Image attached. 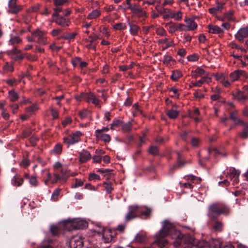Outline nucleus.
I'll use <instances>...</instances> for the list:
<instances>
[{
	"mask_svg": "<svg viewBox=\"0 0 248 248\" xmlns=\"http://www.w3.org/2000/svg\"><path fill=\"white\" fill-rule=\"evenodd\" d=\"M170 235L172 238L175 239L173 245L175 247L179 246L183 242L185 236L182 234L179 231L175 230L174 225L168 220L163 222L162 228L155 235V239L167 240L166 237Z\"/></svg>",
	"mask_w": 248,
	"mask_h": 248,
	"instance_id": "1",
	"label": "nucleus"
},
{
	"mask_svg": "<svg viewBox=\"0 0 248 248\" xmlns=\"http://www.w3.org/2000/svg\"><path fill=\"white\" fill-rule=\"evenodd\" d=\"M230 212V208L227 205L221 202H217L208 206L207 216L211 221H214L217 219V216L223 215L227 216Z\"/></svg>",
	"mask_w": 248,
	"mask_h": 248,
	"instance_id": "2",
	"label": "nucleus"
},
{
	"mask_svg": "<svg viewBox=\"0 0 248 248\" xmlns=\"http://www.w3.org/2000/svg\"><path fill=\"white\" fill-rule=\"evenodd\" d=\"M88 223L83 220H75L74 221H67L64 223V229L68 231L74 230L83 229L87 227Z\"/></svg>",
	"mask_w": 248,
	"mask_h": 248,
	"instance_id": "3",
	"label": "nucleus"
},
{
	"mask_svg": "<svg viewBox=\"0 0 248 248\" xmlns=\"http://www.w3.org/2000/svg\"><path fill=\"white\" fill-rule=\"evenodd\" d=\"M128 211L124 217V221L125 223L135 218L140 217V214L141 213L140 206L136 205H130L128 206Z\"/></svg>",
	"mask_w": 248,
	"mask_h": 248,
	"instance_id": "4",
	"label": "nucleus"
},
{
	"mask_svg": "<svg viewBox=\"0 0 248 248\" xmlns=\"http://www.w3.org/2000/svg\"><path fill=\"white\" fill-rule=\"evenodd\" d=\"M46 32L37 29L31 32V34L35 38H37L36 42L41 45H46L48 44L47 37L46 36Z\"/></svg>",
	"mask_w": 248,
	"mask_h": 248,
	"instance_id": "5",
	"label": "nucleus"
},
{
	"mask_svg": "<svg viewBox=\"0 0 248 248\" xmlns=\"http://www.w3.org/2000/svg\"><path fill=\"white\" fill-rule=\"evenodd\" d=\"M82 133L79 131H77L72 134L67 135L63 138V143L68 145H73L78 142Z\"/></svg>",
	"mask_w": 248,
	"mask_h": 248,
	"instance_id": "6",
	"label": "nucleus"
},
{
	"mask_svg": "<svg viewBox=\"0 0 248 248\" xmlns=\"http://www.w3.org/2000/svg\"><path fill=\"white\" fill-rule=\"evenodd\" d=\"M8 13L12 14H17L23 8L22 5L17 4V0H10L8 3Z\"/></svg>",
	"mask_w": 248,
	"mask_h": 248,
	"instance_id": "7",
	"label": "nucleus"
},
{
	"mask_svg": "<svg viewBox=\"0 0 248 248\" xmlns=\"http://www.w3.org/2000/svg\"><path fill=\"white\" fill-rule=\"evenodd\" d=\"M70 248H82L83 246L82 238L79 235L73 236L69 242Z\"/></svg>",
	"mask_w": 248,
	"mask_h": 248,
	"instance_id": "8",
	"label": "nucleus"
},
{
	"mask_svg": "<svg viewBox=\"0 0 248 248\" xmlns=\"http://www.w3.org/2000/svg\"><path fill=\"white\" fill-rule=\"evenodd\" d=\"M127 9L130 10L131 12L139 18L147 17L146 13L139 4H133L131 7H127Z\"/></svg>",
	"mask_w": 248,
	"mask_h": 248,
	"instance_id": "9",
	"label": "nucleus"
},
{
	"mask_svg": "<svg viewBox=\"0 0 248 248\" xmlns=\"http://www.w3.org/2000/svg\"><path fill=\"white\" fill-rule=\"evenodd\" d=\"M230 80L232 82L238 80L241 77L245 78H248V75L246 71L242 70H236L231 73L229 75Z\"/></svg>",
	"mask_w": 248,
	"mask_h": 248,
	"instance_id": "10",
	"label": "nucleus"
},
{
	"mask_svg": "<svg viewBox=\"0 0 248 248\" xmlns=\"http://www.w3.org/2000/svg\"><path fill=\"white\" fill-rule=\"evenodd\" d=\"M117 235L116 230H108L104 231L103 234V238L105 243H110L115 241V237Z\"/></svg>",
	"mask_w": 248,
	"mask_h": 248,
	"instance_id": "11",
	"label": "nucleus"
},
{
	"mask_svg": "<svg viewBox=\"0 0 248 248\" xmlns=\"http://www.w3.org/2000/svg\"><path fill=\"white\" fill-rule=\"evenodd\" d=\"M240 174V170H236L235 168L230 169L229 173H228V175L229 176L231 180L232 181L233 185L235 186L238 184Z\"/></svg>",
	"mask_w": 248,
	"mask_h": 248,
	"instance_id": "12",
	"label": "nucleus"
},
{
	"mask_svg": "<svg viewBox=\"0 0 248 248\" xmlns=\"http://www.w3.org/2000/svg\"><path fill=\"white\" fill-rule=\"evenodd\" d=\"M235 37L239 42H243L245 38H248V27L239 29L235 35Z\"/></svg>",
	"mask_w": 248,
	"mask_h": 248,
	"instance_id": "13",
	"label": "nucleus"
},
{
	"mask_svg": "<svg viewBox=\"0 0 248 248\" xmlns=\"http://www.w3.org/2000/svg\"><path fill=\"white\" fill-rule=\"evenodd\" d=\"M187 239L188 241V243L193 245L195 248H204L208 245V242L205 241L195 242L194 239L190 236H185L184 240Z\"/></svg>",
	"mask_w": 248,
	"mask_h": 248,
	"instance_id": "14",
	"label": "nucleus"
},
{
	"mask_svg": "<svg viewBox=\"0 0 248 248\" xmlns=\"http://www.w3.org/2000/svg\"><path fill=\"white\" fill-rule=\"evenodd\" d=\"M211 81V78L203 76L202 78L197 81H192L189 83V87H201L202 85L204 83H208Z\"/></svg>",
	"mask_w": 248,
	"mask_h": 248,
	"instance_id": "15",
	"label": "nucleus"
},
{
	"mask_svg": "<svg viewBox=\"0 0 248 248\" xmlns=\"http://www.w3.org/2000/svg\"><path fill=\"white\" fill-rule=\"evenodd\" d=\"M177 107L178 105H173L171 108L166 110V114L169 118L171 119H175L178 116L180 112L179 110L174 108H177Z\"/></svg>",
	"mask_w": 248,
	"mask_h": 248,
	"instance_id": "16",
	"label": "nucleus"
},
{
	"mask_svg": "<svg viewBox=\"0 0 248 248\" xmlns=\"http://www.w3.org/2000/svg\"><path fill=\"white\" fill-rule=\"evenodd\" d=\"M53 20L57 24L62 27L69 26L70 23L69 19L62 16L54 18Z\"/></svg>",
	"mask_w": 248,
	"mask_h": 248,
	"instance_id": "17",
	"label": "nucleus"
},
{
	"mask_svg": "<svg viewBox=\"0 0 248 248\" xmlns=\"http://www.w3.org/2000/svg\"><path fill=\"white\" fill-rule=\"evenodd\" d=\"M91 158L92 155L86 150H82L79 153V161L82 163L87 162L90 160Z\"/></svg>",
	"mask_w": 248,
	"mask_h": 248,
	"instance_id": "18",
	"label": "nucleus"
},
{
	"mask_svg": "<svg viewBox=\"0 0 248 248\" xmlns=\"http://www.w3.org/2000/svg\"><path fill=\"white\" fill-rule=\"evenodd\" d=\"M177 155V163L176 164H174L170 168V170H172L177 168H181L183 167L186 162L183 160L182 156L181 154L179 152H175Z\"/></svg>",
	"mask_w": 248,
	"mask_h": 248,
	"instance_id": "19",
	"label": "nucleus"
},
{
	"mask_svg": "<svg viewBox=\"0 0 248 248\" xmlns=\"http://www.w3.org/2000/svg\"><path fill=\"white\" fill-rule=\"evenodd\" d=\"M169 242L167 240H159L157 239L153 242L152 245L155 248H168Z\"/></svg>",
	"mask_w": 248,
	"mask_h": 248,
	"instance_id": "20",
	"label": "nucleus"
},
{
	"mask_svg": "<svg viewBox=\"0 0 248 248\" xmlns=\"http://www.w3.org/2000/svg\"><path fill=\"white\" fill-rule=\"evenodd\" d=\"M208 73L201 67H197L195 70L191 72V76L193 78H197L198 77L207 75Z\"/></svg>",
	"mask_w": 248,
	"mask_h": 248,
	"instance_id": "21",
	"label": "nucleus"
},
{
	"mask_svg": "<svg viewBox=\"0 0 248 248\" xmlns=\"http://www.w3.org/2000/svg\"><path fill=\"white\" fill-rule=\"evenodd\" d=\"M186 23V28L188 31H193L197 29V24L194 22V19L190 18H186L185 19Z\"/></svg>",
	"mask_w": 248,
	"mask_h": 248,
	"instance_id": "22",
	"label": "nucleus"
},
{
	"mask_svg": "<svg viewBox=\"0 0 248 248\" xmlns=\"http://www.w3.org/2000/svg\"><path fill=\"white\" fill-rule=\"evenodd\" d=\"M208 32L213 34H219L223 33L224 31L217 25L210 24L208 26Z\"/></svg>",
	"mask_w": 248,
	"mask_h": 248,
	"instance_id": "23",
	"label": "nucleus"
},
{
	"mask_svg": "<svg viewBox=\"0 0 248 248\" xmlns=\"http://www.w3.org/2000/svg\"><path fill=\"white\" fill-rule=\"evenodd\" d=\"M86 101L87 102H91L95 105H98L99 104V99L91 92L87 93Z\"/></svg>",
	"mask_w": 248,
	"mask_h": 248,
	"instance_id": "24",
	"label": "nucleus"
},
{
	"mask_svg": "<svg viewBox=\"0 0 248 248\" xmlns=\"http://www.w3.org/2000/svg\"><path fill=\"white\" fill-rule=\"evenodd\" d=\"M221 242L218 239H212L208 242V246L210 248H221Z\"/></svg>",
	"mask_w": 248,
	"mask_h": 248,
	"instance_id": "25",
	"label": "nucleus"
},
{
	"mask_svg": "<svg viewBox=\"0 0 248 248\" xmlns=\"http://www.w3.org/2000/svg\"><path fill=\"white\" fill-rule=\"evenodd\" d=\"M128 24L130 27L129 31L131 34L133 36L138 35V31L140 29V27L130 22H129Z\"/></svg>",
	"mask_w": 248,
	"mask_h": 248,
	"instance_id": "26",
	"label": "nucleus"
},
{
	"mask_svg": "<svg viewBox=\"0 0 248 248\" xmlns=\"http://www.w3.org/2000/svg\"><path fill=\"white\" fill-rule=\"evenodd\" d=\"M23 182V179L17 175L14 176L12 179V184L16 186H20L22 185Z\"/></svg>",
	"mask_w": 248,
	"mask_h": 248,
	"instance_id": "27",
	"label": "nucleus"
},
{
	"mask_svg": "<svg viewBox=\"0 0 248 248\" xmlns=\"http://www.w3.org/2000/svg\"><path fill=\"white\" fill-rule=\"evenodd\" d=\"M89 38L90 39V43L89 45L88 46L95 50L96 48V46L95 45H93V43L94 41H96V40L98 39H101V37L99 35L93 33L89 36Z\"/></svg>",
	"mask_w": 248,
	"mask_h": 248,
	"instance_id": "28",
	"label": "nucleus"
},
{
	"mask_svg": "<svg viewBox=\"0 0 248 248\" xmlns=\"http://www.w3.org/2000/svg\"><path fill=\"white\" fill-rule=\"evenodd\" d=\"M101 15V11L98 9H95L92 11L87 16L89 20L94 19L99 17Z\"/></svg>",
	"mask_w": 248,
	"mask_h": 248,
	"instance_id": "29",
	"label": "nucleus"
},
{
	"mask_svg": "<svg viewBox=\"0 0 248 248\" xmlns=\"http://www.w3.org/2000/svg\"><path fill=\"white\" fill-rule=\"evenodd\" d=\"M223 5L224 4L223 3H218L217 6L210 8L209 9V13L212 14H214L221 11L223 9Z\"/></svg>",
	"mask_w": 248,
	"mask_h": 248,
	"instance_id": "30",
	"label": "nucleus"
},
{
	"mask_svg": "<svg viewBox=\"0 0 248 248\" xmlns=\"http://www.w3.org/2000/svg\"><path fill=\"white\" fill-rule=\"evenodd\" d=\"M182 76V73L180 70H173L172 71V74L170 76V78L173 81H177L178 79L181 78Z\"/></svg>",
	"mask_w": 248,
	"mask_h": 248,
	"instance_id": "31",
	"label": "nucleus"
},
{
	"mask_svg": "<svg viewBox=\"0 0 248 248\" xmlns=\"http://www.w3.org/2000/svg\"><path fill=\"white\" fill-rule=\"evenodd\" d=\"M215 221L213 225V229L215 231H217L218 232H221L223 230V223L220 221L217 220L216 219L215 220Z\"/></svg>",
	"mask_w": 248,
	"mask_h": 248,
	"instance_id": "32",
	"label": "nucleus"
},
{
	"mask_svg": "<svg viewBox=\"0 0 248 248\" xmlns=\"http://www.w3.org/2000/svg\"><path fill=\"white\" fill-rule=\"evenodd\" d=\"M132 124L130 122L122 124V130L124 133H129L131 131Z\"/></svg>",
	"mask_w": 248,
	"mask_h": 248,
	"instance_id": "33",
	"label": "nucleus"
},
{
	"mask_svg": "<svg viewBox=\"0 0 248 248\" xmlns=\"http://www.w3.org/2000/svg\"><path fill=\"white\" fill-rule=\"evenodd\" d=\"M243 128L241 132L240 133V136L242 139H246L248 137V124L245 123L243 125Z\"/></svg>",
	"mask_w": 248,
	"mask_h": 248,
	"instance_id": "34",
	"label": "nucleus"
},
{
	"mask_svg": "<svg viewBox=\"0 0 248 248\" xmlns=\"http://www.w3.org/2000/svg\"><path fill=\"white\" fill-rule=\"evenodd\" d=\"M9 97L11 101L15 102L16 101L19 97L18 93L14 90L9 91Z\"/></svg>",
	"mask_w": 248,
	"mask_h": 248,
	"instance_id": "35",
	"label": "nucleus"
},
{
	"mask_svg": "<svg viewBox=\"0 0 248 248\" xmlns=\"http://www.w3.org/2000/svg\"><path fill=\"white\" fill-rule=\"evenodd\" d=\"M155 9L159 13V14L170 13L171 11L170 9L165 8H164V6H163L162 5L161 6L160 5H156Z\"/></svg>",
	"mask_w": 248,
	"mask_h": 248,
	"instance_id": "36",
	"label": "nucleus"
},
{
	"mask_svg": "<svg viewBox=\"0 0 248 248\" xmlns=\"http://www.w3.org/2000/svg\"><path fill=\"white\" fill-rule=\"evenodd\" d=\"M166 26H169V31L171 33H174L178 31L177 25L172 22L168 23L166 24Z\"/></svg>",
	"mask_w": 248,
	"mask_h": 248,
	"instance_id": "37",
	"label": "nucleus"
},
{
	"mask_svg": "<svg viewBox=\"0 0 248 248\" xmlns=\"http://www.w3.org/2000/svg\"><path fill=\"white\" fill-rule=\"evenodd\" d=\"M218 79L220 80L223 85L225 87H229L230 86V83L226 79L225 77L223 75H220Z\"/></svg>",
	"mask_w": 248,
	"mask_h": 248,
	"instance_id": "38",
	"label": "nucleus"
},
{
	"mask_svg": "<svg viewBox=\"0 0 248 248\" xmlns=\"http://www.w3.org/2000/svg\"><path fill=\"white\" fill-rule=\"evenodd\" d=\"M234 95L236 98L239 100H246L247 97L243 94V93L239 91H237Z\"/></svg>",
	"mask_w": 248,
	"mask_h": 248,
	"instance_id": "39",
	"label": "nucleus"
},
{
	"mask_svg": "<svg viewBox=\"0 0 248 248\" xmlns=\"http://www.w3.org/2000/svg\"><path fill=\"white\" fill-rule=\"evenodd\" d=\"M126 28L125 24L124 23H118L113 25V28L117 30H124Z\"/></svg>",
	"mask_w": 248,
	"mask_h": 248,
	"instance_id": "40",
	"label": "nucleus"
},
{
	"mask_svg": "<svg viewBox=\"0 0 248 248\" xmlns=\"http://www.w3.org/2000/svg\"><path fill=\"white\" fill-rule=\"evenodd\" d=\"M169 139V137L168 136H165L164 137L157 136L155 139V141L158 143H162L168 141Z\"/></svg>",
	"mask_w": 248,
	"mask_h": 248,
	"instance_id": "41",
	"label": "nucleus"
},
{
	"mask_svg": "<svg viewBox=\"0 0 248 248\" xmlns=\"http://www.w3.org/2000/svg\"><path fill=\"white\" fill-rule=\"evenodd\" d=\"M140 211L141 213L140 214V217H142L143 216L148 217L150 216L151 212V210L149 208H147L145 210H144L143 208L141 206Z\"/></svg>",
	"mask_w": 248,
	"mask_h": 248,
	"instance_id": "42",
	"label": "nucleus"
},
{
	"mask_svg": "<svg viewBox=\"0 0 248 248\" xmlns=\"http://www.w3.org/2000/svg\"><path fill=\"white\" fill-rule=\"evenodd\" d=\"M233 14V11H229L228 12L224 14L225 17L227 19V21L231 22L234 20V18L232 16V15Z\"/></svg>",
	"mask_w": 248,
	"mask_h": 248,
	"instance_id": "43",
	"label": "nucleus"
},
{
	"mask_svg": "<svg viewBox=\"0 0 248 248\" xmlns=\"http://www.w3.org/2000/svg\"><path fill=\"white\" fill-rule=\"evenodd\" d=\"M50 231L53 235H57L60 232L59 228L55 225L50 226Z\"/></svg>",
	"mask_w": 248,
	"mask_h": 248,
	"instance_id": "44",
	"label": "nucleus"
},
{
	"mask_svg": "<svg viewBox=\"0 0 248 248\" xmlns=\"http://www.w3.org/2000/svg\"><path fill=\"white\" fill-rule=\"evenodd\" d=\"M61 192L60 188L56 189L52 194L51 199L54 201H56L58 199V197L59 196Z\"/></svg>",
	"mask_w": 248,
	"mask_h": 248,
	"instance_id": "45",
	"label": "nucleus"
},
{
	"mask_svg": "<svg viewBox=\"0 0 248 248\" xmlns=\"http://www.w3.org/2000/svg\"><path fill=\"white\" fill-rule=\"evenodd\" d=\"M88 179L90 181H95L96 180H100V177L98 174L94 173H91L89 175Z\"/></svg>",
	"mask_w": 248,
	"mask_h": 248,
	"instance_id": "46",
	"label": "nucleus"
},
{
	"mask_svg": "<svg viewBox=\"0 0 248 248\" xmlns=\"http://www.w3.org/2000/svg\"><path fill=\"white\" fill-rule=\"evenodd\" d=\"M54 176L55 177V179L53 180L51 182L52 184H55L58 182V181H62V183H64L66 181V178L64 177H62L60 175L57 174H54Z\"/></svg>",
	"mask_w": 248,
	"mask_h": 248,
	"instance_id": "47",
	"label": "nucleus"
},
{
	"mask_svg": "<svg viewBox=\"0 0 248 248\" xmlns=\"http://www.w3.org/2000/svg\"><path fill=\"white\" fill-rule=\"evenodd\" d=\"M148 151L150 154L155 155L158 154V148L156 146H151L149 147Z\"/></svg>",
	"mask_w": 248,
	"mask_h": 248,
	"instance_id": "48",
	"label": "nucleus"
},
{
	"mask_svg": "<svg viewBox=\"0 0 248 248\" xmlns=\"http://www.w3.org/2000/svg\"><path fill=\"white\" fill-rule=\"evenodd\" d=\"M62 145L60 143H58L55 146L52 152L56 154H60L62 153Z\"/></svg>",
	"mask_w": 248,
	"mask_h": 248,
	"instance_id": "49",
	"label": "nucleus"
},
{
	"mask_svg": "<svg viewBox=\"0 0 248 248\" xmlns=\"http://www.w3.org/2000/svg\"><path fill=\"white\" fill-rule=\"evenodd\" d=\"M84 182V180H81V179H76L75 183L74 184H72L71 187L72 188H76L79 186H82Z\"/></svg>",
	"mask_w": 248,
	"mask_h": 248,
	"instance_id": "50",
	"label": "nucleus"
},
{
	"mask_svg": "<svg viewBox=\"0 0 248 248\" xmlns=\"http://www.w3.org/2000/svg\"><path fill=\"white\" fill-rule=\"evenodd\" d=\"M199 57L197 54H193L187 57V59L189 62H196L199 60Z\"/></svg>",
	"mask_w": 248,
	"mask_h": 248,
	"instance_id": "51",
	"label": "nucleus"
},
{
	"mask_svg": "<svg viewBox=\"0 0 248 248\" xmlns=\"http://www.w3.org/2000/svg\"><path fill=\"white\" fill-rule=\"evenodd\" d=\"M21 42V40L18 37H12L9 40V43L12 45L19 44Z\"/></svg>",
	"mask_w": 248,
	"mask_h": 248,
	"instance_id": "52",
	"label": "nucleus"
},
{
	"mask_svg": "<svg viewBox=\"0 0 248 248\" xmlns=\"http://www.w3.org/2000/svg\"><path fill=\"white\" fill-rule=\"evenodd\" d=\"M103 185L107 192L109 193H110L113 189L111 183L110 182H104Z\"/></svg>",
	"mask_w": 248,
	"mask_h": 248,
	"instance_id": "53",
	"label": "nucleus"
},
{
	"mask_svg": "<svg viewBox=\"0 0 248 248\" xmlns=\"http://www.w3.org/2000/svg\"><path fill=\"white\" fill-rule=\"evenodd\" d=\"M172 15H174L172 18H174L175 20L179 21L182 18L183 13L181 11H178L176 13L172 12Z\"/></svg>",
	"mask_w": 248,
	"mask_h": 248,
	"instance_id": "54",
	"label": "nucleus"
},
{
	"mask_svg": "<svg viewBox=\"0 0 248 248\" xmlns=\"http://www.w3.org/2000/svg\"><path fill=\"white\" fill-rule=\"evenodd\" d=\"M135 239L137 242L140 243H142L143 242H144V241L145 240V236L143 234H138L136 236Z\"/></svg>",
	"mask_w": 248,
	"mask_h": 248,
	"instance_id": "55",
	"label": "nucleus"
},
{
	"mask_svg": "<svg viewBox=\"0 0 248 248\" xmlns=\"http://www.w3.org/2000/svg\"><path fill=\"white\" fill-rule=\"evenodd\" d=\"M78 115L81 119H85L89 114V111L86 109H83L78 111Z\"/></svg>",
	"mask_w": 248,
	"mask_h": 248,
	"instance_id": "56",
	"label": "nucleus"
},
{
	"mask_svg": "<svg viewBox=\"0 0 248 248\" xmlns=\"http://www.w3.org/2000/svg\"><path fill=\"white\" fill-rule=\"evenodd\" d=\"M87 93H81L79 95L75 96L76 99L78 101H80L82 99L86 100Z\"/></svg>",
	"mask_w": 248,
	"mask_h": 248,
	"instance_id": "57",
	"label": "nucleus"
},
{
	"mask_svg": "<svg viewBox=\"0 0 248 248\" xmlns=\"http://www.w3.org/2000/svg\"><path fill=\"white\" fill-rule=\"evenodd\" d=\"M104 132L100 129H97L95 131V135L97 139H100L103 137V135H105V134Z\"/></svg>",
	"mask_w": 248,
	"mask_h": 248,
	"instance_id": "58",
	"label": "nucleus"
},
{
	"mask_svg": "<svg viewBox=\"0 0 248 248\" xmlns=\"http://www.w3.org/2000/svg\"><path fill=\"white\" fill-rule=\"evenodd\" d=\"M29 182L31 185L33 186H36L38 184V182L36 179V177L34 176H31L30 178V181Z\"/></svg>",
	"mask_w": 248,
	"mask_h": 248,
	"instance_id": "59",
	"label": "nucleus"
},
{
	"mask_svg": "<svg viewBox=\"0 0 248 248\" xmlns=\"http://www.w3.org/2000/svg\"><path fill=\"white\" fill-rule=\"evenodd\" d=\"M103 137L101 140L106 143H108L111 140V137L109 135L105 134V135H103Z\"/></svg>",
	"mask_w": 248,
	"mask_h": 248,
	"instance_id": "60",
	"label": "nucleus"
},
{
	"mask_svg": "<svg viewBox=\"0 0 248 248\" xmlns=\"http://www.w3.org/2000/svg\"><path fill=\"white\" fill-rule=\"evenodd\" d=\"M37 109H38V108H37V106L36 105H33L28 108H26V111L27 112L31 113V112H34Z\"/></svg>",
	"mask_w": 248,
	"mask_h": 248,
	"instance_id": "61",
	"label": "nucleus"
},
{
	"mask_svg": "<svg viewBox=\"0 0 248 248\" xmlns=\"http://www.w3.org/2000/svg\"><path fill=\"white\" fill-rule=\"evenodd\" d=\"M156 33L157 35L160 36H165L166 35V31L163 28H159L156 30Z\"/></svg>",
	"mask_w": 248,
	"mask_h": 248,
	"instance_id": "62",
	"label": "nucleus"
},
{
	"mask_svg": "<svg viewBox=\"0 0 248 248\" xmlns=\"http://www.w3.org/2000/svg\"><path fill=\"white\" fill-rule=\"evenodd\" d=\"M81 58L79 57H76L72 60V64L74 67H76L81 62Z\"/></svg>",
	"mask_w": 248,
	"mask_h": 248,
	"instance_id": "63",
	"label": "nucleus"
},
{
	"mask_svg": "<svg viewBox=\"0 0 248 248\" xmlns=\"http://www.w3.org/2000/svg\"><path fill=\"white\" fill-rule=\"evenodd\" d=\"M172 60V57L169 55H165L164 56V58L162 61V62L164 64H168Z\"/></svg>",
	"mask_w": 248,
	"mask_h": 248,
	"instance_id": "64",
	"label": "nucleus"
}]
</instances>
